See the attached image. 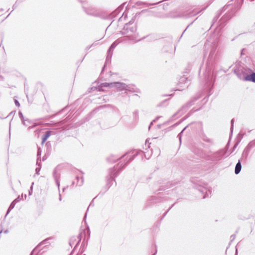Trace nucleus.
Returning <instances> with one entry per match:
<instances>
[{"label": "nucleus", "mask_w": 255, "mask_h": 255, "mask_svg": "<svg viewBox=\"0 0 255 255\" xmlns=\"http://www.w3.org/2000/svg\"><path fill=\"white\" fill-rule=\"evenodd\" d=\"M51 131H48L46 132L45 135H44L42 137V143L43 144L47 139V138L51 135Z\"/></svg>", "instance_id": "obj_1"}, {"label": "nucleus", "mask_w": 255, "mask_h": 255, "mask_svg": "<svg viewBox=\"0 0 255 255\" xmlns=\"http://www.w3.org/2000/svg\"><path fill=\"white\" fill-rule=\"evenodd\" d=\"M242 168V165L240 161L237 163V164L236 165L235 172L236 174H238L240 173L241 171Z\"/></svg>", "instance_id": "obj_2"}, {"label": "nucleus", "mask_w": 255, "mask_h": 255, "mask_svg": "<svg viewBox=\"0 0 255 255\" xmlns=\"http://www.w3.org/2000/svg\"><path fill=\"white\" fill-rule=\"evenodd\" d=\"M250 80L255 82V73H253L250 75Z\"/></svg>", "instance_id": "obj_3"}]
</instances>
